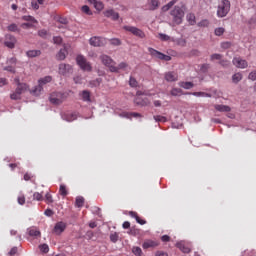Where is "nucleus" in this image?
Returning <instances> with one entry per match:
<instances>
[{"instance_id":"obj_56","label":"nucleus","mask_w":256,"mask_h":256,"mask_svg":"<svg viewBox=\"0 0 256 256\" xmlns=\"http://www.w3.org/2000/svg\"><path fill=\"white\" fill-rule=\"evenodd\" d=\"M159 39H161V41H169L171 37H169V35L166 34H159Z\"/></svg>"},{"instance_id":"obj_41","label":"nucleus","mask_w":256,"mask_h":256,"mask_svg":"<svg viewBox=\"0 0 256 256\" xmlns=\"http://www.w3.org/2000/svg\"><path fill=\"white\" fill-rule=\"evenodd\" d=\"M10 99H12L13 101H17L18 99H21V93H18V91L15 90V92H13L10 95Z\"/></svg>"},{"instance_id":"obj_33","label":"nucleus","mask_w":256,"mask_h":256,"mask_svg":"<svg viewBox=\"0 0 256 256\" xmlns=\"http://www.w3.org/2000/svg\"><path fill=\"white\" fill-rule=\"evenodd\" d=\"M69 192H67V187L64 185V184H61L60 185V188H59V194L62 196V197H67Z\"/></svg>"},{"instance_id":"obj_38","label":"nucleus","mask_w":256,"mask_h":256,"mask_svg":"<svg viewBox=\"0 0 256 256\" xmlns=\"http://www.w3.org/2000/svg\"><path fill=\"white\" fill-rule=\"evenodd\" d=\"M223 33H225V28L223 27H218L214 30V34L216 35V37H221Z\"/></svg>"},{"instance_id":"obj_51","label":"nucleus","mask_w":256,"mask_h":256,"mask_svg":"<svg viewBox=\"0 0 256 256\" xmlns=\"http://www.w3.org/2000/svg\"><path fill=\"white\" fill-rule=\"evenodd\" d=\"M45 202L49 205L50 203H53V196L51 195V193H47L45 195Z\"/></svg>"},{"instance_id":"obj_35","label":"nucleus","mask_w":256,"mask_h":256,"mask_svg":"<svg viewBox=\"0 0 256 256\" xmlns=\"http://www.w3.org/2000/svg\"><path fill=\"white\" fill-rule=\"evenodd\" d=\"M23 21H28L29 23H38L37 19L35 17L28 15V16H22Z\"/></svg>"},{"instance_id":"obj_9","label":"nucleus","mask_w":256,"mask_h":256,"mask_svg":"<svg viewBox=\"0 0 256 256\" xmlns=\"http://www.w3.org/2000/svg\"><path fill=\"white\" fill-rule=\"evenodd\" d=\"M58 73L59 75H64V76L71 75V73H73V66L62 63L59 65Z\"/></svg>"},{"instance_id":"obj_50","label":"nucleus","mask_w":256,"mask_h":256,"mask_svg":"<svg viewBox=\"0 0 256 256\" xmlns=\"http://www.w3.org/2000/svg\"><path fill=\"white\" fill-rule=\"evenodd\" d=\"M110 43L115 47H119V45H121V40H119V38H113V39H110Z\"/></svg>"},{"instance_id":"obj_58","label":"nucleus","mask_w":256,"mask_h":256,"mask_svg":"<svg viewBox=\"0 0 256 256\" xmlns=\"http://www.w3.org/2000/svg\"><path fill=\"white\" fill-rule=\"evenodd\" d=\"M31 7L34 9V11H37L39 9V3L35 0L31 2Z\"/></svg>"},{"instance_id":"obj_27","label":"nucleus","mask_w":256,"mask_h":256,"mask_svg":"<svg viewBox=\"0 0 256 256\" xmlns=\"http://www.w3.org/2000/svg\"><path fill=\"white\" fill-rule=\"evenodd\" d=\"M129 67V64L127 62H120L118 66H116L117 71L112 73H119V71H125Z\"/></svg>"},{"instance_id":"obj_53","label":"nucleus","mask_w":256,"mask_h":256,"mask_svg":"<svg viewBox=\"0 0 256 256\" xmlns=\"http://www.w3.org/2000/svg\"><path fill=\"white\" fill-rule=\"evenodd\" d=\"M53 42L55 43V45H61V43H63V38H61L60 36H55L53 38Z\"/></svg>"},{"instance_id":"obj_54","label":"nucleus","mask_w":256,"mask_h":256,"mask_svg":"<svg viewBox=\"0 0 256 256\" xmlns=\"http://www.w3.org/2000/svg\"><path fill=\"white\" fill-rule=\"evenodd\" d=\"M132 252L134 253V255H137V256H141V253H143L140 247H134L132 249Z\"/></svg>"},{"instance_id":"obj_60","label":"nucleus","mask_w":256,"mask_h":256,"mask_svg":"<svg viewBox=\"0 0 256 256\" xmlns=\"http://www.w3.org/2000/svg\"><path fill=\"white\" fill-rule=\"evenodd\" d=\"M22 29H31V27H33V25L31 23H23L21 24Z\"/></svg>"},{"instance_id":"obj_55","label":"nucleus","mask_w":256,"mask_h":256,"mask_svg":"<svg viewBox=\"0 0 256 256\" xmlns=\"http://www.w3.org/2000/svg\"><path fill=\"white\" fill-rule=\"evenodd\" d=\"M18 203H19V205H25V195L20 194L18 196Z\"/></svg>"},{"instance_id":"obj_52","label":"nucleus","mask_w":256,"mask_h":256,"mask_svg":"<svg viewBox=\"0 0 256 256\" xmlns=\"http://www.w3.org/2000/svg\"><path fill=\"white\" fill-rule=\"evenodd\" d=\"M4 71H8L9 73H16L15 66L7 65L4 67Z\"/></svg>"},{"instance_id":"obj_3","label":"nucleus","mask_w":256,"mask_h":256,"mask_svg":"<svg viewBox=\"0 0 256 256\" xmlns=\"http://www.w3.org/2000/svg\"><path fill=\"white\" fill-rule=\"evenodd\" d=\"M229 11H231V2L229 0L220 1L217 7V17H227Z\"/></svg>"},{"instance_id":"obj_17","label":"nucleus","mask_w":256,"mask_h":256,"mask_svg":"<svg viewBox=\"0 0 256 256\" xmlns=\"http://www.w3.org/2000/svg\"><path fill=\"white\" fill-rule=\"evenodd\" d=\"M176 247L182 251V253H191V248L185 242H178Z\"/></svg>"},{"instance_id":"obj_61","label":"nucleus","mask_w":256,"mask_h":256,"mask_svg":"<svg viewBox=\"0 0 256 256\" xmlns=\"http://www.w3.org/2000/svg\"><path fill=\"white\" fill-rule=\"evenodd\" d=\"M39 37H47V30L42 29L38 32Z\"/></svg>"},{"instance_id":"obj_44","label":"nucleus","mask_w":256,"mask_h":256,"mask_svg":"<svg viewBox=\"0 0 256 256\" xmlns=\"http://www.w3.org/2000/svg\"><path fill=\"white\" fill-rule=\"evenodd\" d=\"M8 31H11L12 33H15L17 31H19V27L17 26V24L13 23V24H10L8 26Z\"/></svg>"},{"instance_id":"obj_32","label":"nucleus","mask_w":256,"mask_h":256,"mask_svg":"<svg viewBox=\"0 0 256 256\" xmlns=\"http://www.w3.org/2000/svg\"><path fill=\"white\" fill-rule=\"evenodd\" d=\"M26 54L27 57H39V55H41V50H29Z\"/></svg>"},{"instance_id":"obj_48","label":"nucleus","mask_w":256,"mask_h":256,"mask_svg":"<svg viewBox=\"0 0 256 256\" xmlns=\"http://www.w3.org/2000/svg\"><path fill=\"white\" fill-rule=\"evenodd\" d=\"M39 249L42 253H49V245L47 244H42L39 246Z\"/></svg>"},{"instance_id":"obj_13","label":"nucleus","mask_w":256,"mask_h":256,"mask_svg":"<svg viewBox=\"0 0 256 256\" xmlns=\"http://www.w3.org/2000/svg\"><path fill=\"white\" fill-rule=\"evenodd\" d=\"M15 43H17V39L15 38V36L7 34L5 37L4 45L9 49H15Z\"/></svg>"},{"instance_id":"obj_22","label":"nucleus","mask_w":256,"mask_h":256,"mask_svg":"<svg viewBox=\"0 0 256 256\" xmlns=\"http://www.w3.org/2000/svg\"><path fill=\"white\" fill-rule=\"evenodd\" d=\"M179 87H182V89H193L195 87V84L193 82H179Z\"/></svg>"},{"instance_id":"obj_59","label":"nucleus","mask_w":256,"mask_h":256,"mask_svg":"<svg viewBox=\"0 0 256 256\" xmlns=\"http://www.w3.org/2000/svg\"><path fill=\"white\" fill-rule=\"evenodd\" d=\"M221 47L222 49H229L231 48V42H222Z\"/></svg>"},{"instance_id":"obj_20","label":"nucleus","mask_w":256,"mask_h":256,"mask_svg":"<svg viewBox=\"0 0 256 256\" xmlns=\"http://www.w3.org/2000/svg\"><path fill=\"white\" fill-rule=\"evenodd\" d=\"M159 5V0H148L149 11H156V9H159Z\"/></svg>"},{"instance_id":"obj_7","label":"nucleus","mask_w":256,"mask_h":256,"mask_svg":"<svg viewBox=\"0 0 256 256\" xmlns=\"http://www.w3.org/2000/svg\"><path fill=\"white\" fill-rule=\"evenodd\" d=\"M148 52L151 57H154V59H159L160 61H171V56L163 54L154 48H148Z\"/></svg>"},{"instance_id":"obj_12","label":"nucleus","mask_w":256,"mask_h":256,"mask_svg":"<svg viewBox=\"0 0 256 256\" xmlns=\"http://www.w3.org/2000/svg\"><path fill=\"white\" fill-rule=\"evenodd\" d=\"M67 229V223L60 221L57 222L54 226L53 233L55 235H61Z\"/></svg>"},{"instance_id":"obj_46","label":"nucleus","mask_w":256,"mask_h":256,"mask_svg":"<svg viewBox=\"0 0 256 256\" xmlns=\"http://www.w3.org/2000/svg\"><path fill=\"white\" fill-rule=\"evenodd\" d=\"M6 63L7 65L15 67L17 65V58L15 57L9 58Z\"/></svg>"},{"instance_id":"obj_10","label":"nucleus","mask_w":256,"mask_h":256,"mask_svg":"<svg viewBox=\"0 0 256 256\" xmlns=\"http://www.w3.org/2000/svg\"><path fill=\"white\" fill-rule=\"evenodd\" d=\"M90 45H92V47H103L107 45V39L97 36L92 37L90 38Z\"/></svg>"},{"instance_id":"obj_29","label":"nucleus","mask_w":256,"mask_h":256,"mask_svg":"<svg viewBox=\"0 0 256 256\" xmlns=\"http://www.w3.org/2000/svg\"><path fill=\"white\" fill-rule=\"evenodd\" d=\"M16 91L18 93H20V95H22V93H25L27 91V84H25V83H18Z\"/></svg>"},{"instance_id":"obj_49","label":"nucleus","mask_w":256,"mask_h":256,"mask_svg":"<svg viewBox=\"0 0 256 256\" xmlns=\"http://www.w3.org/2000/svg\"><path fill=\"white\" fill-rule=\"evenodd\" d=\"M77 119V114H67L66 121L71 123V121H75Z\"/></svg>"},{"instance_id":"obj_1","label":"nucleus","mask_w":256,"mask_h":256,"mask_svg":"<svg viewBox=\"0 0 256 256\" xmlns=\"http://www.w3.org/2000/svg\"><path fill=\"white\" fill-rule=\"evenodd\" d=\"M170 17H172V22L170 23L171 27L181 25L183 23V19H185V5L174 6L173 9L170 10Z\"/></svg>"},{"instance_id":"obj_16","label":"nucleus","mask_w":256,"mask_h":256,"mask_svg":"<svg viewBox=\"0 0 256 256\" xmlns=\"http://www.w3.org/2000/svg\"><path fill=\"white\" fill-rule=\"evenodd\" d=\"M143 249H154V247H159V241L157 240H146L142 245Z\"/></svg>"},{"instance_id":"obj_25","label":"nucleus","mask_w":256,"mask_h":256,"mask_svg":"<svg viewBox=\"0 0 256 256\" xmlns=\"http://www.w3.org/2000/svg\"><path fill=\"white\" fill-rule=\"evenodd\" d=\"M30 237H41V232L37 228L28 229Z\"/></svg>"},{"instance_id":"obj_36","label":"nucleus","mask_w":256,"mask_h":256,"mask_svg":"<svg viewBox=\"0 0 256 256\" xmlns=\"http://www.w3.org/2000/svg\"><path fill=\"white\" fill-rule=\"evenodd\" d=\"M243 79V75L241 73H236L232 76L233 83H239Z\"/></svg>"},{"instance_id":"obj_14","label":"nucleus","mask_w":256,"mask_h":256,"mask_svg":"<svg viewBox=\"0 0 256 256\" xmlns=\"http://www.w3.org/2000/svg\"><path fill=\"white\" fill-rule=\"evenodd\" d=\"M104 17H107L108 19H111L112 21H118L119 19V13L115 12L113 9H108L103 12Z\"/></svg>"},{"instance_id":"obj_6","label":"nucleus","mask_w":256,"mask_h":256,"mask_svg":"<svg viewBox=\"0 0 256 256\" xmlns=\"http://www.w3.org/2000/svg\"><path fill=\"white\" fill-rule=\"evenodd\" d=\"M51 81H53V77H51V76H46L44 78H41L38 81V86H36L32 90V93H34V95H39V93H41V91H43V85H47V83H51Z\"/></svg>"},{"instance_id":"obj_15","label":"nucleus","mask_w":256,"mask_h":256,"mask_svg":"<svg viewBox=\"0 0 256 256\" xmlns=\"http://www.w3.org/2000/svg\"><path fill=\"white\" fill-rule=\"evenodd\" d=\"M233 65H235V67H237L238 69H245L247 68L248 63L241 57H235L233 59Z\"/></svg>"},{"instance_id":"obj_64","label":"nucleus","mask_w":256,"mask_h":256,"mask_svg":"<svg viewBox=\"0 0 256 256\" xmlns=\"http://www.w3.org/2000/svg\"><path fill=\"white\" fill-rule=\"evenodd\" d=\"M156 256H169V255L163 251H158L156 252Z\"/></svg>"},{"instance_id":"obj_11","label":"nucleus","mask_w":256,"mask_h":256,"mask_svg":"<svg viewBox=\"0 0 256 256\" xmlns=\"http://www.w3.org/2000/svg\"><path fill=\"white\" fill-rule=\"evenodd\" d=\"M164 79L168 83H174L175 81H179V74L174 71H169L164 74Z\"/></svg>"},{"instance_id":"obj_23","label":"nucleus","mask_w":256,"mask_h":256,"mask_svg":"<svg viewBox=\"0 0 256 256\" xmlns=\"http://www.w3.org/2000/svg\"><path fill=\"white\" fill-rule=\"evenodd\" d=\"M67 57V49L63 48L60 49V51L57 54V59L59 61H64V59Z\"/></svg>"},{"instance_id":"obj_63","label":"nucleus","mask_w":256,"mask_h":256,"mask_svg":"<svg viewBox=\"0 0 256 256\" xmlns=\"http://www.w3.org/2000/svg\"><path fill=\"white\" fill-rule=\"evenodd\" d=\"M251 81H256V72H251L248 76Z\"/></svg>"},{"instance_id":"obj_40","label":"nucleus","mask_w":256,"mask_h":256,"mask_svg":"<svg viewBox=\"0 0 256 256\" xmlns=\"http://www.w3.org/2000/svg\"><path fill=\"white\" fill-rule=\"evenodd\" d=\"M81 11H82V13H85L86 15H93L91 8H89V6H87V5L82 6Z\"/></svg>"},{"instance_id":"obj_5","label":"nucleus","mask_w":256,"mask_h":256,"mask_svg":"<svg viewBox=\"0 0 256 256\" xmlns=\"http://www.w3.org/2000/svg\"><path fill=\"white\" fill-rule=\"evenodd\" d=\"M49 99L50 103H52L53 105H61V103H63V101L67 99V96H65V94L61 92H53L52 94H50Z\"/></svg>"},{"instance_id":"obj_30","label":"nucleus","mask_w":256,"mask_h":256,"mask_svg":"<svg viewBox=\"0 0 256 256\" xmlns=\"http://www.w3.org/2000/svg\"><path fill=\"white\" fill-rule=\"evenodd\" d=\"M186 19H187L189 25H195V23H197L196 17L193 13L187 14Z\"/></svg>"},{"instance_id":"obj_62","label":"nucleus","mask_w":256,"mask_h":256,"mask_svg":"<svg viewBox=\"0 0 256 256\" xmlns=\"http://www.w3.org/2000/svg\"><path fill=\"white\" fill-rule=\"evenodd\" d=\"M44 214L46 215V217H53V210L46 209Z\"/></svg>"},{"instance_id":"obj_43","label":"nucleus","mask_w":256,"mask_h":256,"mask_svg":"<svg viewBox=\"0 0 256 256\" xmlns=\"http://www.w3.org/2000/svg\"><path fill=\"white\" fill-rule=\"evenodd\" d=\"M33 200L34 201H43V194H41L39 192H35L33 194Z\"/></svg>"},{"instance_id":"obj_24","label":"nucleus","mask_w":256,"mask_h":256,"mask_svg":"<svg viewBox=\"0 0 256 256\" xmlns=\"http://www.w3.org/2000/svg\"><path fill=\"white\" fill-rule=\"evenodd\" d=\"M170 95H172L173 97H181V95H184V94L181 88H173L170 91Z\"/></svg>"},{"instance_id":"obj_28","label":"nucleus","mask_w":256,"mask_h":256,"mask_svg":"<svg viewBox=\"0 0 256 256\" xmlns=\"http://www.w3.org/2000/svg\"><path fill=\"white\" fill-rule=\"evenodd\" d=\"M175 3H177V0H172V1L168 2L166 5H164L162 7L163 13H167V11H169L171 9V7H173V5H175Z\"/></svg>"},{"instance_id":"obj_18","label":"nucleus","mask_w":256,"mask_h":256,"mask_svg":"<svg viewBox=\"0 0 256 256\" xmlns=\"http://www.w3.org/2000/svg\"><path fill=\"white\" fill-rule=\"evenodd\" d=\"M129 215L136 220L137 223H139V225H145L147 223L146 220L141 219V217H139V214H137V212L134 211H130Z\"/></svg>"},{"instance_id":"obj_57","label":"nucleus","mask_w":256,"mask_h":256,"mask_svg":"<svg viewBox=\"0 0 256 256\" xmlns=\"http://www.w3.org/2000/svg\"><path fill=\"white\" fill-rule=\"evenodd\" d=\"M209 26V20H202L198 23V27H208Z\"/></svg>"},{"instance_id":"obj_8","label":"nucleus","mask_w":256,"mask_h":256,"mask_svg":"<svg viewBox=\"0 0 256 256\" xmlns=\"http://www.w3.org/2000/svg\"><path fill=\"white\" fill-rule=\"evenodd\" d=\"M125 31H129V33H132V35H135V37H139L140 39H145V32L143 30L133 27V26H124Z\"/></svg>"},{"instance_id":"obj_45","label":"nucleus","mask_w":256,"mask_h":256,"mask_svg":"<svg viewBox=\"0 0 256 256\" xmlns=\"http://www.w3.org/2000/svg\"><path fill=\"white\" fill-rule=\"evenodd\" d=\"M137 105H142V107H147L151 105V101L149 99L144 98L141 102H137Z\"/></svg>"},{"instance_id":"obj_47","label":"nucleus","mask_w":256,"mask_h":256,"mask_svg":"<svg viewBox=\"0 0 256 256\" xmlns=\"http://www.w3.org/2000/svg\"><path fill=\"white\" fill-rule=\"evenodd\" d=\"M211 61H221L223 59V55L221 54H212L210 57Z\"/></svg>"},{"instance_id":"obj_37","label":"nucleus","mask_w":256,"mask_h":256,"mask_svg":"<svg viewBox=\"0 0 256 256\" xmlns=\"http://www.w3.org/2000/svg\"><path fill=\"white\" fill-rule=\"evenodd\" d=\"M75 205H76V207H83V205H85V198L77 197Z\"/></svg>"},{"instance_id":"obj_21","label":"nucleus","mask_w":256,"mask_h":256,"mask_svg":"<svg viewBox=\"0 0 256 256\" xmlns=\"http://www.w3.org/2000/svg\"><path fill=\"white\" fill-rule=\"evenodd\" d=\"M185 95H193L194 97H211L210 93L207 92H193V93H185Z\"/></svg>"},{"instance_id":"obj_39","label":"nucleus","mask_w":256,"mask_h":256,"mask_svg":"<svg viewBox=\"0 0 256 256\" xmlns=\"http://www.w3.org/2000/svg\"><path fill=\"white\" fill-rule=\"evenodd\" d=\"M110 241L112 243H117V241H119V233L114 232V233L110 234Z\"/></svg>"},{"instance_id":"obj_26","label":"nucleus","mask_w":256,"mask_h":256,"mask_svg":"<svg viewBox=\"0 0 256 256\" xmlns=\"http://www.w3.org/2000/svg\"><path fill=\"white\" fill-rule=\"evenodd\" d=\"M81 97L83 101L89 103L91 101V93L87 90L82 91Z\"/></svg>"},{"instance_id":"obj_4","label":"nucleus","mask_w":256,"mask_h":256,"mask_svg":"<svg viewBox=\"0 0 256 256\" xmlns=\"http://www.w3.org/2000/svg\"><path fill=\"white\" fill-rule=\"evenodd\" d=\"M77 65L82 69V71H87L88 73L93 71V66H91V62L87 61V58L83 55H78L76 57Z\"/></svg>"},{"instance_id":"obj_42","label":"nucleus","mask_w":256,"mask_h":256,"mask_svg":"<svg viewBox=\"0 0 256 256\" xmlns=\"http://www.w3.org/2000/svg\"><path fill=\"white\" fill-rule=\"evenodd\" d=\"M129 85L130 87H138L139 82L133 76H130Z\"/></svg>"},{"instance_id":"obj_31","label":"nucleus","mask_w":256,"mask_h":256,"mask_svg":"<svg viewBox=\"0 0 256 256\" xmlns=\"http://www.w3.org/2000/svg\"><path fill=\"white\" fill-rule=\"evenodd\" d=\"M94 8L96 11H103V9H105V4H103L102 1H95V3L93 4Z\"/></svg>"},{"instance_id":"obj_19","label":"nucleus","mask_w":256,"mask_h":256,"mask_svg":"<svg viewBox=\"0 0 256 256\" xmlns=\"http://www.w3.org/2000/svg\"><path fill=\"white\" fill-rule=\"evenodd\" d=\"M214 109H216V111H219L220 113H229V111H231V107L220 104L214 105Z\"/></svg>"},{"instance_id":"obj_34","label":"nucleus","mask_w":256,"mask_h":256,"mask_svg":"<svg viewBox=\"0 0 256 256\" xmlns=\"http://www.w3.org/2000/svg\"><path fill=\"white\" fill-rule=\"evenodd\" d=\"M154 121H156L157 123H167V117L161 116V115H155Z\"/></svg>"},{"instance_id":"obj_2","label":"nucleus","mask_w":256,"mask_h":256,"mask_svg":"<svg viewBox=\"0 0 256 256\" xmlns=\"http://www.w3.org/2000/svg\"><path fill=\"white\" fill-rule=\"evenodd\" d=\"M99 60L101 61L102 65H104V67L109 68L110 73L117 72V62H115L111 56L107 54H101L99 56Z\"/></svg>"}]
</instances>
